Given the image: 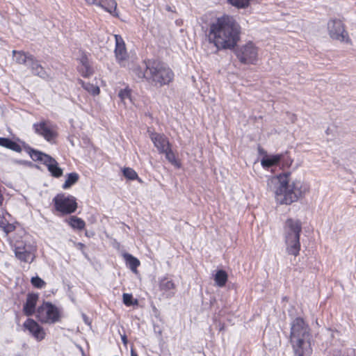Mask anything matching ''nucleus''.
<instances>
[{
    "label": "nucleus",
    "mask_w": 356,
    "mask_h": 356,
    "mask_svg": "<svg viewBox=\"0 0 356 356\" xmlns=\"http://www.w3.org/2000/svg\"><path fill=\"white\" fill-rule=\"evenodd\" d=\"M241 26L232 16L225 15L209 26V40L218 49H232L240 39Z\"/></svg>",
    "instance_id": "obj_1"
},
{
    "label": "nucleus",
    "mask_w": 356,
    "mask_h": 356,
    "mask_svg": "<svg viewBox=\"0 0 356 356\" xmlns=\"http://www.w3.org/2000/svg\"><path fill=\"white\" fill-rule=\"evenodd\" d=\"M290 172L277 176L279 186L275 194L277 202L281 204H291L296 202L309 191V187L300 179L290 181Z\"/></svg>",
    "instance_id": "obj_2"
},
{
    "label": "nucleus",
    "mask_w": 356,
    "mask_h": 356,
    "mask_svg": "<svg viewBox=\"0 0 356 356\" xmlns=\"http://www.w3.org/2000/svg\"><path fill=\"white\" fill-rule=\"evenodd\" d=\"M309 326L302 318H296L291 323L290 341L295 356H309L311 353Z\"/></svg>",
    "instance_id": "obj_3"
},
{
    "label": "nucleus",
    "mask_w": 356,
    "mask_h": 356,
    "mask_svg": "<svg viewBox=\"0 0 356 356\" xmlns=\"http://www.w3.org/2000/svg\"><path fill=\"white\" fill-rule=\"evenodd\" d=\"M174 73L167 64L159 60H147V82L155 87L168 85Z\"/></svg>",
    "instance_id": "obj_4"
},
{
    "label": "nucleus",
    "mask_w": 356,
    "mask_h": 356,
    "mask_svg": "<svg viewBox=\"0 0 356 356\" xmlns=\"http://www.w3.org/2000/svg\"><path fill=\"white\" fill-rule=\"evenodd\" d=\"M283 229L287 253L298 256L300 250L301 221L298 219L288 218L284 222Z\"/></svg>",
    "instance_id": "obj_5"
},
{
    "label": "nucleus",
    "mask_w": 356,
    "mask_h": 356,
    "mask_svg": "<svg viewBox=\"0 0 356 356\" xmlns=\"http://www.w3.org/2000/svg\"><path fill=\"white\" fill-rule=\"evenodd\" d=\"M24 150L29 154L33 161H40L45 165L53 177L58 178L63 175V170L58 166V162L49 155L38 150H34L26 146L24 143Z\"/></svg>",
    "instance_id": "obj_6"
},
{
    "label": "nucleus",
    "mask_w": 356,
    "mask_h": 356,
    "mask_svg": "<svg viewBox=\"0 0 356 356\" xmlns=\"http://www.w3.org/2000/svg\"><path fill=\"white\" fill-rule=\"evenodd\" d=\"M56 210L63 215L71 214L77 209L76 198L72 195H65L63 193L58 194L54 199Z\"/></svg>",
    "instance_id": "obj_7"
},
{
    "label": "nucleus",
    "mask_w": 356,
    "mask_h": 356,
    "mask_svg": "<svg viewBox=\"0 0 356 356\" xmlns=\"http://www.w3.org/2000/svg\"><path fill=\"white\" fill-rule=\"evenodd\" d=\"M236 55L243 64H255L258 59V49L252 42L238 47Z\"/></svg>",
    "instance_id": "obj_8"
},
{
    "label": "nucleus",
    "mask_w": 356,
    "mask_h": 356,
    "mask_svg": "<svg viewBox=\"0 0 356 356\" xmlns=\"http://www.w3.org/2000/svg\"><path fill=\"white\" fill-rule=\"evenodd\" d=\"M37 316L41 322L54 323L59 320V312L50 302H44L37 309Z\"/></svg>",
    "instance_id": "obj_9"
},
{
    "label": "nucleus",
    "mask_w": 356,
    "mask_h": 356,
    "mask_svg": "<svg viewBox=\"0 0 356 356\" xmlns=\"http://www.w3.org/2000/svg\"><path fill=\"white\" fill-rule=\"evenodd\" d=\"M327 30L330 36L332 39L341 42H347L349 41L348 33L346 31L344 25L340 19H330L327 23Z\"/></svg>",
    "instance_id": "obj_10"
},
{
    "label": "nucleus",
    "mask_w": 356,
    "mask_h": 356,
    "mask_svg": "<svg viewBox=\"0 0 356 356\" xmlns=\"http://www.w3.org/2000/svg\"><path fill=\"white\" fill-rule=\"evenodd\" d=\"M24 65L27 68H30L33 74L43 79L49 80L51 77L49 68H47L48 70H46L31 55L27 56L24 53Z\"/></svg>",
    "instance_id": "obj_11"
},
{
    "label": "nucleus",
    "mask_w": 356,
    "mask_h": 356,
    "mask_svg": "<svg viewBox=\"0 0 356 356\" xmlns=\"http://www.w3.org/2000/svg\"><path fill=\"white\" fill-rule=\"evenodd\" d=\"M35 132L51 143L57 136L55 127L49 121H41L33 124Z\"/></svg>",
    "instance_id": "obj_12"
},
{
    "label": "nucleus",
    "mask_w": 356,
    "mask_h": 356,
    "mask_svg": "<svg viewBox=\"0 0 356 356\" xmlns=\"http://www.w3.org/2000/svg\"><path fill=\"white\" fill-rule=\"evenodd\" d=\"M115 56L117 62L121 65L124 66L129 55L125 47V43L122 38L120 35H115Z\"/></svg>",
    "instance_id": "obj_13"
},
{
    "label": "nucleus",
    "mask_w": 356,
    "mask_h": 356,
    "mask_svg": "<svg viewBox=\"0 0 356 356\" xmlns=\"http://www.w3.org/2000/svg\"><path fill=\"white\" fill-rule=\"evenodd\" d=\"M24 328L38 341H42L45 337L43 327L33 319L28 318L24 323Z\"/></svg>",
    "instance_id": "obj_14"
},
{
    "label": "nucleus",
    "mask_w": 356,
    "mask_h": 356,
    "mask_svg": "<svg viewBox=\"0 0 356 356\" xmlns=\"http://www.w3.org/2000/svg\"><path fill=\"white\" fill-rule=\"evenodd\" d=\"M150 138L160 154L171 147L168 138L163 134L152 133Z\"/></svg>",
    "instance_id": "obj_15"
},
{
    "label": "nucleus",
    "mask_w": 356,
    "mask_h": 356,
    "mask_svg": "<svg viewBox=\"0 0 356 356\" xmlns=\"http://www.w3.org/2000/svg\"><path fill=\"white\" fill-rule=\"evenodd\" d=\"M38 300L37 293H30L27 296L26 304L24 305V314L32 315L35 312V305Z\"/></svg>",
    "instance_id": "obj_16"
},
{
    "label": "nucleus",
    "mask_w": 356,
    "mask_h": 356,
    "mask_svg": "<svg viewBox=\"0 0 356 356\" xmlns=\"http://www.w3.org/2000/svg\"><path fill=\"white\" fill-rule=\"evenodd\" d=\"M159 288L168 298L175 295V284L172 280L167 277L161 279L159 283Z\"/></svg>",
    "instance_id": "obj_17"
},
{
    "label": "nucleus",
    "mask_w": 356,
    "mask_h": 356,
    "mask_svg": "<svg viewBox=\"0 0 356 356\" xmlns=\"http://www.w3.org/2000/svg\"><path fill=\"white\" fill-rule=\"evenodd\" d=\"M284 158L283 154H275V155H266L261 161V164L264 168H269L278 164L281 160Z\"/></svg>",
    "instance_id": "obj_18"
},
{
    "label": "nucleus",
    "mask_w": 356,
    "mask_h": 356,
    "mask_svg": "<svg viewBox=\"0 0 356 356\" xmlns=\"http://www.w3.org/2000/svg\"><path fill=\"white\" fill-rule=\"evenodd\" d=\"M95 5L104 9L113 16L118 15L116 12L117 3L115 0H97V3H95Z\"/></svg>",
    "instance_id": "obj_19"
},
{
    "label": "nucleus",
    "mask_w": 356,
    "mask_h": 356,
    "mask_svg": "<svg viewBox=\"0 0 356 356\" xmlns=\"http://www.w3.org/2000/svg\"><path fill=\"white\" fill-rule=\"evenodd\" d=\"M144 67L136 65L132 68V75L136 80L141 81L145 79L147 81V60L144 61Z\"/></svg>",
    "instance_id": "obj_20"
},
{
    "label": "nucleus",
    "mask_w": 356,
    "mask_h": 356,
    "mask_svg": "<svg viewBox=\"0 0 356 356\" xmlns=\"http://www.w3.org/2000/svg\"><path fill=\"white\" fill-rule=\"evenodd\" d=\"M123 257L126 261L127 266L131 271L137 272V268L140 266V261L129 253H124Z\"/></svg>",
    "instance_id": "obj_21"
},
{
    "label": "nucleus",
    "mask_w": 356,
    "mask_h": 356,
    "mask_svg": "<svg viewBox=\"0 0 356 356\" xmlns=\"http://www.w3.org/2000/svg\"><path fill=\"white\" fill-rule=\"evenodd\" d=\"M68 224L73 228L82 230L85 228L86 223L80 218L75 216H71L68 220Z\"/></svg>",
    "instance_id": "obj_22"
},
{
    "label": "nucleus",
    "mask_w": 356,
    "mask_h": 356,
    "mask_svg": "<svg viewBox=\"0 0 356 356\" xmlns=\"http://www.w3.org/2000/svg\"><path fill=\"white\" fill-rule=\"evenodd\" d=\"M79 179V176L76 172H71L67 175V179L63 185V189L70 188L72 185L75 184Z\"/></svg>",
    "instance_id": "obj_23"
},
{
    "label": "nucleus",
    "mask_w": 356,
    "mask_h": 356,
    "mask_svg": "<svg viewBox=\"0 0 356 356\" xmlns=\"http://www.w3.org/2000/svg\"><path fill=\"white\" fill-rule=\"evenodd\" d=\"M214 280L218 286H224L227 281V273L223 270H218L216 273Z\"/></svg>",
    "instance_id": "obj_24"
},
{
    "label": "nucleus",
    "mask_w": 356,
    "mask_h": 356,
    "mask_svg": "<svg viewBox=\"0 0 356 356\" xmlns=\"http://www.w3.org/2000/svg\"><path fill=\"white\" fill-rule=\"evenodd\" d=\"M79 84L89 93L92 95H97L99 93V88L89 82H85L83 80H79Z\"/></svg>",
    "instance_id": "obj_25"
},
{
    "label": "nucleus",
    "mask_w": 356,
    "mask_h": 356,
    "mask_svg": "<svg viewBox=\"0 0 356 356\" xmlns=\"http://www.w3.org/2000/svg\"><path fill=\"white\" fill-rule=\"evenodd\" d=\"M24 262L31 263L35 258V247H31L29 250H26L24 246Z\"/></svg>",
    "instance_id": "obj_26"
},
{
    "label": "nucleus",
    "mask_w": 356,
    "mask_h": 356,
    "mask_svg": "<svg viewBox=\"0 0 356 356\" xmlns=\"http://www.w3.org/2000/svg\"><path fill=\"white\" fill-rule=\"evenodd\" d=\"M118 96L121 101L125 104L127 100L131 102V90L128 88H124V90H120Z\"/></svg>",
    "instance_id": "obj_27"
},
{
    "label": "nucleus",
    "mask_w": 356,
    "mask_h": 356,
    "mask_svg": "<svg viewBox=\"0 0 356 356\" xmlns=\"http://www.w3.org/2000/svg\"><path fill=\"white\" fill-rule=\"evenodd\" d=\"M162 154L165 155L166 159L175 165H177V161L174 152H172L171 147L166 149V152H163Z\"/></svg>",
    "instance_id": "obj_28"
},
{
    "label": "nucleus",
    "mask_w": 356,
    "mask_h": 356,
    "mask_svg": "<svg viewBox=\"0 0 356 356\" xmlns=\"http://www.w3.org/2000/svg\"><path fill=\"white\" fill-rule=\"evenodd\" d=\"M232 6L238 8H244L248 6L250 0H227Z\"/></svg>",
    "instance_id": "obj_29"
},
{
    "label": "nucleus",
    "mask_w": 356,
    "mask_h": 356,
    "mask_svg": "<svg viewBox=\"0 0 356 356\" xmlns=\"http://www.w3.org/2000/svg\"><path fill=\"white\" fill-rule=\"evenodd\" d=\"M123 175L130 180H135L138 179L137 173L133 169L129 168H125L123 170Z\"/></svg>",
    "instance_id": "obj_30"
},
{
    "label": "nucleus",
    "mask_w": 356,
    "mask_h": 356,
    "mask_svg": "<svg viewBox=\"0 0 356 356\" xmlns=\"http://www.w3.org/2000/svg\"><path fill=\"white\" fill-rule=\"evenodd\" d=\"M32 285L38 289H42L45 286V282L38 276L33 277L31 280Z\"/></svg>",
    "instance_id": "obj_31"
},
{
    "label": "nucleus",
    "mask_w": 356,
    "mask_h": 356,
    "mask_svg": "<svg viewBox=\"0 0 356 356\" xmlns=\"http://www.w3.org/2000/svg\"><path fill=\"white\" fill-rule=\"evenodd\" d=\"M6 216H8V213L3 209H0V227L6 231V228L8 224V220L6 219Z\"/></svg>",
    "instance_id": "obj_32"
},
{
    "label": "nucleus",
    "mask_w": 356,
    "mask_h": 356,
    "mask_svg": "<svg viewBox=\"0 0 356 356\" xmlns=\"http://www.w3.org/2000/svg\"><path fill=\"white\" fill-rule=\"evenodd\" d=\"M123 302L127 306H131L134 304L133 302V296L129 293H124L123 294ZM137 300H135V303L137 304Z\"/></svg>",
    "instance_id": "obj_33"
},
{
    "label": "nucleus",
    "mask_w": 356,
    "mask_h": 356,
    "mask_svg": "<svg viewBox=\"0 0 356 356\" xmlns=\"http://www.w3.org/2000/svg\"><path fill=\"white\" fill-rule=\"evenodd\" d=\"M283 154L284 158L281 160V161H282L284 166L289 167L292 164L293 160L291 158L286 156L287 152H285Z\"/></svg>",
    "instance_id": "obj_34"
},
{
    "label": "nucleus",
    "mask_w": 356,
    "mask_h": 356,
    "mask_svg": "<svg viewBox=\"0 0 356 356\" xmlns=\"http://www.w3.org/2000/svg\"><path fill=\"white\" fill-rule=\"evenodd\" d=\"M8 149H10L14 150V151L17 152H21V147H20V145H18L17 143H16L15 142L12 141V140H11L10 144L8 146Z\"/></svg>",
    "instance_id": "obj_35"
},
{
    "label": "nucleus",
    "mask_w": 356,
    "mask_h": 356,
    "mask_svg": "<svg viewBox=\"0 0 356 356\" xmlns=\"http://www.w3.org/2000/svg\"><path fill=\"white\" fill-rule=\"evenodd\" d=\"M14 246H15V249H14V252L15 253V255L16 257L22 260V252H21V248L19 246H17V244H14Z\"/></svg>",
    "instance_id": "obj_36"
},
{
    "label": "nucleus",
    "mask_w": 356,
    "mask_h": 356,
    "mask_svg": "<svg viewBox=\"0 0 356 356\" xmlns=\"http://www.w3.org/2000/svg\"><path fill=\"white\" fill-rule=\"evenodd\" d=\"M10 143L11 140L8 138H0V145L2 147L8 148V146L10 144Z\"/></svg>",
    "instance_id": "obj_37"
},
{
    "label": "nucleus",
    "mask_w": 356,
    "mask_h": 356,
    "mask_svg": "<svg viewBox=\"0 0 356 356\" xmlns=\"http://www.w3.org/2000/svg\"><path fill=\"white\" fill-rule=\"evenodd\" d=\"M86 72L83 74V76L88 77L91 74L92 72L88 67H86Z\"/></svg>",
    "instance_id": "obj_38"
},
{
    "label": "nucleus",
    "mask_w": 356,
    "mask_h": 356,
    "mask_svg": "<svg viewBox=\"0 0 356 356\" xmlns=\"http://www.w3.org/2000/svg\"><path fill=\"white\" fill-rule=\"evenodd\" d=\"M88 4L97 3V0H85Z\"/></svg>",
    "instance_id": "obj_39"
},
{
    "label": "nucleus",
    "mask_w": 356,
    "mask_h": 356,
    "mask_svg": "<svg viewBox=\"0 0 356 356\" xmlns=\"http://www.w3.org/2000/svg\"><path fill=\"white\" fill-rule=\"evenodd\" d=\"M131 356H138L137 353L134 352L133 350L131 352Z\"/></svg>",
    "instance_id": "obj_40"
},
{
    "label": "nucleus",
    "mask_w": 356,
    "mask_h": 356,
    "mask_svg": "<svg viewBox=\"0 0 356 356\" xmlns=\"http://www.w3.org/2000/svg\"><path fill=\"white\" fill-rule=\"evenodd\" d=\"M122 341H123V342H124V343H127V339H126V337H125V336L122 337Z\"/></svg>",
    "instance_id": "obj_41"
},
{
    "label": "nucleus",
    "mask_w": 356,
    "mask_h": 356,
    "mask_svg": "<svg viewBox=\"0 0 356 356\" xmlns=\"http://www.w3.org/2000/svg\"><path fill=\"white\" fill-rule=\"evenodd\" d=\"M166 10H167L168 11H172V9H171L170 6H166Z\"/></svg>",
    "instance_id": "obj_42"
},
{
    "label": "nucleus",
    "mask_w": 356,
    "mask_h": 356,
    "mask_svg": "<svg viewBox=\"0 0 356 356\" xmlns=\"http://www.w3.org/2000/svg\"><path fill=\"white\" fill-rule=\"evenodd\" d=\"M83 317L84 318L85 322L87 323V317H86V316L83 314Z\"/></svg>",
    "instance_id": "obj_43"
}]
</instances>
